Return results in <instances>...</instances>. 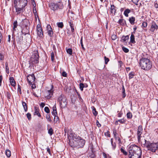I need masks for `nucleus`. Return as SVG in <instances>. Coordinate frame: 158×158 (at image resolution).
Segmentation results:
<instances>
[{
  "label": "nucleus",
  "instance_id": "f257e3e1",
  "mask_svg": "<svg viewBox=\"0 0 158 158\" xmlns=\"http://www.w3.org/2000/svg\"><path fill=\"white\" fill-rule=\"evenodd\" d=\"M129 158H141L142 151L140 148L135 144L130 145L128 148Z\"/></svg>",
  "mask_w": 158,
  "mask_h": 158
},
{
  "label": "nucleus",
  "instance_id": "f03ea898",
  "mask_svg": "<svg viewBox=\"0 0 158 158\" xmlns=\"http://www.w3.org/2000/svg\"><path fill=\"white\" fill-rule=\"evenodd\" d=\"M139 64L141 68L145 71L150 70L152 67V63L148 59L142 58L139 60Z\"/></svg>",
  "mask_w": 158,
  "mask_h": 158
},
{
  "label": "nucleus",
  "instance_id": "7ed1b4c3",
  "mask_svg": "<svg viewBox=\"0 0 158 158\" xmlns=\"http://www.w3.org/2000/svg\"><path fill=\"white\" fill-rule=\"evenodd\" d=\"M145 146L147 148L148 150L152 152H155L158 149V142L156 143H151L149 141L144 139Z\"/></svg>",
  "mask_w": 158,
  "mask_h": 158
},
{
  "label": "nucleus",
  "instance_id": "20e7f679",
  "mask_svg": "<svg viewBox=\"0 0 158 158\" xmlns=\"http://www.w3.org/2000/svg\"><path fill=\"white\" fill-rule=\"evenodd\" d=\"M48 6L50 9L55 11L58 9H61L63 8V5L61 2H57L55 3L53 2H51L48 3Z\"/></svg>",
  "mask_w": 158,
  "mask_h": 158
},
{
  "label": "nucleus",
  "instance_id": "39448f33",
  "mask_svg": "<svg viewBox=\"0 0 158 158\" xmlns=\"http://www.w3.org/2000/svg\"><path fill=\"white\" fill-rule=\"evenodd\" d=\"M39 55L37 51L35 52L30 58L29 62L30 64H35L39 62Z\"/></svg>",
  "mask_w": 158,
  "mask_h": 158
},
{
  "label": "nucleus",
  "instance_id": "423d86ee",
  "mask_svg": "<svg viewBox=\"0 0 158 158\" xmlns=\"http://www.w3.org/2000/svg\"><path fill=\"white\" fill-rule=\"evenodd\" d=\"M57 101L59 102L60 105L62 108L65 107L67 104V99L64 95H60L58 97Z\"/></svg>",
  "mask_w": 158,
  "mask_h": 158
},
{
  "label": "nucleus",
  "instance_id": "0eeeda50",
  "mask_svg": "<svg viewBox=\"0 0 158 158\" xmlns=\"http://www.w3.org/2000/svg\"><path fill=\"white\" fill-rule=\"evenodd\" d=\"M27 80L30 84H32L34 83L35 77L34 74L27 76Z\"/></svg>",
  "mask_w": 158,
  "mask_h": 158
},
{
  "label": "nucleus",
  "instance_id": "6e6552de",
  "mask_svg": "<svg viewBox=\"0 0 158 158\" xmlns=\"http://www.w3.org/2000/svg\"><path fill=\"white\" fill-rule=\"evenodd\" d=\"M53 92L52 89L47 90L44 93L45 97L48 99H50L53 96Z\"/></svg>",
  "mask_w": 158,
  "mask_h": 158
},
{
  "label": "nucleus",
  "instance_id": "1a4fd4ad",
  "mask_svg": "<svg viewBox=\"0 0 158 158\" xmlns=\"http://www.w3.org/2000/svg\"><path fill=\"white\" fill-rule=\"evenodd\" d=\"M36 31L38 35L40 37H42L43 35L42 29L40 25L38 24L36 27Z\"/></svg>",
  "mask_w": 158,
  "mask_h": 158
},
{
  "label": "nucleus",
  "instance_id": "9d476101",
  "mask_svg": "<svg viewBox=\"0 0 158 158\" xmlns=\"http://www.w3.org/2000/svg\"><path fill=\"white\" fill-rule=\"evenodd\" d=\"M143 132V128L142 126H139L138 127L137 132V139L139 142V141L141 135Z\"/></svg>",
  "mask_w": 158,
  "mask_h": 158
},
{
  "label": "nucleus",
  "instance_id": "9b49d317",
  "mask_svg": "<svg viewBox=\"0 0 158 158\" xmlns=\"http://www.w3.org/2000/svg\"><path fill=\"white\" fill-rule=\"evenodd\" d=\"M78 143V148H82L83 147L85 143V140L83 139L80 138V139L77 142Z\"/></svg>",
  "mask_w": 158,
  "mask_h": 158
},
{
  "label": "nucleus",
  "instance_id": "f8f14e48",
  "mask_svg": "<svg viewBox=\"0 0 158 158\" xmlns=\"http://www.w3.org/2000/svg\"><path fill=\"white\" fill-rule=\"evenodd\" d=\"M158 28V27L156 24L155 23H153L151 26L150 30L152 32H153L155 30H157Z\"/></svg>",
  "mask_w": 158,
  "mask_h": 158
},
{
  "label": "nucleus",
  "instance_id": "ddd939ff",
  "mask_svg": "<svg viewBox=\"0 0 158 158\" xmlns=\"http://www.w3.org/2000/svg\"><path fill=\"white\" fill-rule=\"evenodd\" d=\"M19 1L21 5V8L22 9L24 8L27 5V0H20Z\"/></svg>",
  "mask_w": 158,
  "mask_h": 158
},
{
  "label": "nucleus",
  "instance_id": "4468645a",
  "mask_svg": "<svg viewBox=\"0 0 158 158\" xmlns=\"http://www.w3.org/2000/svg\"><path fill=\"white\" fill-rule=\"evenodd\" d=\"M47 29L48 30V35L50 36H52L53 35V32L52 29L50 25H48L47 26Z\"/></svg>",
  "mask_w": 158,
  "mask_h": 158
},
{
  "label": "nucleus",
  "instance_id": "2eb2a0df",
  "mask_svg": "<svg viewBox=\"0 0 158 158\" xmlns=\"http://www.w3.org/2000/svg\"><path fill=\"white\" fill-rule=\"evenodd\" d=\"M110 12L112 14H114V15H115L116 9L114 5H111L110 6Z\"/></svg>",
  "mask_w": 158,
  "mask_h": 158
},
{
  "label": "nucleus",
  "instance_id": "dca6fc26",
  "mask_svg": "<svg viewBox=\"0 0 158 158\" xmlns=\"http://www.w3.org/2000/svg\"><path fill=\"white\" fill-rule=\"evenodd\" d=\"M9 80L11 85L15 87L16 85V83L14 78L12 77H11L10 78Z\"/></svg>",
  "mask_w": 158,
  "mask_h": 158
},
{
  "label": "nucleus",
  "instance_id": "f3484780",
  "mask_svg": "<svg viewBox=\"0 0 158 158\" xmlns=\"http://www.w3.org/2000/svg\"><path fill=\"white\" fill-rule=\"evenodd\" d=\"M34 115H37L39 117H40L41 115L39 112V109L37 107H35Z\"/></svg>",
  "mask_w": 158,
  "mask_h": 158
},
{
  "label": "nucleus",
  "instance_id": "a211bd4d",
  "mask_svg": "<svg viewBox=\"0 0 158 158\" xmlns=\"http://www.w3.org/2000/svg\"><path fill=\"white\" fill-rule=\"evenodd\" d=\"M135 20V18L134 17H131L129 18V21L130 23L132 25L134 24Z\"/></svg>",
  "mask_w": 158,
  "mask_h": 158
},
{
  "label": "nucleus",
  "instance_id": "6ab92c4d",
  "mask_svg": "<svg viewBox=\"0 0 158 158\" xmlns=\"http://www.w3.org/2000/svg\"><path fill=\"white\" fill-rule=\"evenodd\" d=\"M53 111L52 112V114L53 115H57V113L56 111V104L54 105L52 108Z\"/></svg>",
  "mask_w": 158,
  "mask_h": 158
},
{
  "label": "nucleus",
  "instance_id": "aec40b11",
  "mask_svg": "<svg viewBox=\"0 0 158 158\" xmlns=\"http://www.w3.org/2000/svg\"><path fill=\"white\" fill-rule=\"evenodd\" d=\"M129 36L128 35L127 36H123L121 39V41L125 42L129 39Z\"/></svg>",
  "mask_w": 158,
  "mask_h": 158
},
{
  "label": "nucleus",
  "instance_id": "412c9836",
  "mask_svg": "<svg viewBox=\"0 0 158 158\" xmlns=\"http://www.w3.org/2000/svg\"><path fill=\"white\" fill-rule=\"evenodd\" d=\"M120 25L123 26L124 25L125 23H126L125 20L123 19H119L118 22Z\"/></svg>",
  "mask_w": 158,
  "mask_h": 158
},
{
  "label": "nucleus",
  "instance_id": "4be33fe9",
  "mask_svg": "<svg viewBox=\"0 0 158 158\" xmlns=\"http://www.w3.org/2000/svg\"><path fill=\"white\" fill-rule=\"evenodd\" d=\"M81 138L79 136H78L76 135H74L73 136V140L76 142L78 141Z\"/></svg>",
  "mask_w": 158,
  "mask_h": 158
},
{
  "label": "nucleus",
  "instance_id": "5701e85b",
  "mask_svg": "<svg viewBox=\"0 0 158 158\" xmlns=\"http://www.w3.org/2000/svg\"><path fill=\"white\" fill-rule=\"evenodd\" d=\"M131 11L130 9H127L125 10L124 12V15L126 17H128V14Z\"/></svg>",
  "mask_w": 158,
  "mask_h": 158
},
{
  "label": "nucleus",
  "instance_id": "b1692460",
  "mask_svg": "<svg viewBox=\"0 0 158 158\" xmlns=\"http://www.w3.org/2000/svg\"><path fill=\"white\" fill-rule=\"evenodd\" d=\"M130 42L133 44H135V36L133 35H131L130 37Z\"/></svg>",
  "mask_w": 158,
  "mask_h": 158
},
{
  "label": "nucleus",
  "instance_id": "393cba45",
  "mask_svg": "<svg viewBox=\"0 0 158 158\" xmlns=\"http://www.w3.org/2000/svg\"><path fill=\"white\" fill-rule=\"evenodd\" d=\"M22 104L25 111V112L27 111V104L25 102L23 101L22 102Z\"/></svg>",
  "mask_w": 158,
  "mask_h": 158
},
{
  "label": "nucleus",
  "instance_id": "a878e982",
  "mask_svg": "<svg viewBox=\"0 0 158 158\" xmlns=\"http://www.w3.org/2000/svg\"><path fill=\"white\" fill-rule=\"evenodd\" d=\"M5 67L6 73L8 74L9 73V69L8 63L7 62L5 63Z\"/></svg>",
  "mask_w": 158,
  "mask_h": 158
},
{
  "label": "nucleus",
  "instance_id": "bb28decb",
  "mask_svg": "<svg viewBox=\"0 0 158 158\" xmlns=\"http://www.w3.org/2000/svg\"><path fill=\"white\" fill-rule=\"evenodd\" d=\"M46 118L47 121L50 122H51L52 120L49 114H47L46 115Z\"/></svg>",
  "mask_w": 158,
  "mask_h": 158
},
{
  "label": "nucleus",
  "instance_id": "cd10ccee",
  "mask_svg": "<svg viewBox=\"0 0 158 158\" xmlns=\"http://www.w3.org/2000/svg\"><path fill=\"white\" fill-rule=\"evenodd\" d=\"M6 154L7 157H10L11 156L10 151L8 149L6 151Z\"/></svg>",
  "mask_w": 158,
  "mask_h": 158
},
{
  "label": "nucleus",
  "instance_id": "c85d7f7f",
  "mask_svg": "<svg viewBox=\"0 0 158 158\" xmlns=\"http://www.w3.org/2000/svg\"><path fill=\"white\" fill-rule=\"evenodd\" d=\"M127 116L128 118L131 119L132 117V115L131 112H129L127 113Z\"/></svg>",
  "mask_w": 158,
  "mask_h": 158
},
{
  "label": "nucleus",
  "instance_id": "c756f323",
  "mask_svg": "<svg viewBox=\"0 0 158 158\" xmlns=\"http://www.w3.org/2000/svg\"><path fill=\"white\" fill-rule=\"evenodd\" d=\"M58 27L60 28H62L64 26V24L62 22H59L57 23Z\"/></svg>",
  "mask_w": 158,
  "mask_h": 158
},
{
  "label": "nucleus",
  "instance_id": "7c9ffc66",
  "mask_svg": "<svg viewBox=\"0 0 158 158\" xmlns=\"http://www.w3.org/2000/svg\"><path fill=\"white\" fill-rule=\"evenodd\" d=\"M118 122H119L121 123H124L125 122V121L123 118L118 120V121H116L115 124H116V123H117Z\"/></svg>",
  "mask_w": 158,
  "mask_h": 158
},
{
  "label": "nucleus",
  "instance_id": "2f4dec72",
  "mask_svg": "<svg viewBox=\"0 0 158 158\" xmlns=\"http://www.w3.org/2000/svg\"><path fill=\"white\" fill-rule=\"evenodd\" d=\"M15 7L16 8V12L17 13V14H19L20 13L22 8H17V7H16L15 6Z\"/></svg>",
  "mask_w": 158,
  "mask_h": 158
},
{
  "label": "nucleus",
  "instance_id": "473e14b6",
  "mask_svg": "<svg viewBox=\"0 0 158 158\" xmlns=\"http://www.w3.org/2000/svg\"><path fill=\"white\" fill-rule=\"evenodd\" d=\"M54 116V123H56L59 120V118L56 115H55Z\"/></svg>",
  "mask_w": 158,
  "mask_h": 158
},
{
  "label": "nucleus",
  "instance_id": "72a5a7b5",
  "mask_svg": "<svg viewBox=\"0 0 158 158\" xmlns=\"http://www.w3.org/2000/svg\"><path fill=\"white\" fill-rule=\"evenodd\" d=\"M85 87V85L83 83H80V88L81 91L83 90V88Z\"/></svg>",
  "mask_w": 158,
  "mask_h": 158
},
{
  "label": "nucleus",
  "instance_id": "f704fd0d",
  "mask_svg": "<svg viewBox=\"0 0 158 158\" xmlns=\"http://www.w3.org/2000/svg\"><path fill=\"white\" fill-rule=\"evenodd\" d=\"M67 52L70 55H72V50L71 48H68L66 50Z\"/></svg>",
  "mask_w": 158,
  "mask_h": 158
},
{
  "label": "nucleus",
  "instance_id": "c9c22d12",
  "mask_svg": "<svg viewBox=\"0 0 158 158\" xmlns=\"http://www.w3.org/2000/svg\"><path fill=\"white\" fill-rule=\"evenodd\" d=\"M134 76V73L133 72H131L129 74V78L130 79L133 78Z\"/></svg>",
  "mask_w": 158,
  "mask_h": 158
},
{
  "label": "nucleus",
  "instance_id": "e433bc0d",
  "mask_svg": "<svg viewBox=\"0 0 158 158\" xmlns=\"http://www.w3.org/2000/svg\"><path fill=\"white\" fill-rule=\"evenodd\" d=\"M120 150L121 152H122L125 155H127V152H126L125 150H124L123 148H121Z\"/></svg>",
  "mask_w": 158,
  "mask_h": 158
},
{
  "label": "nucleus",
  "instance_id": "4c0bfd02",
  "mask_svg": "<svg viewBox=\"0 0 158 158\" xmlns=\"http://www.w3.org/2000/svg\"><path fill=\"white\" fill-rule=\"evenodd\" d=\"M94 109H93V114L95 116H96L98 114V112L96 111L95 108L93 107Z\"/></svg>",
  "mask_w": 158,
  "mask_h": 158
},
{
  "label": "nucleus",
  "instance_id": "58836bf2",
  "mask_svg": "<svg viewBox=\"0 0 158 158\" xmlns=\"http://www.w3.org/2000/svg\"><path fill=\"white\" fill-rule=\"evenodd\" d=\"M122 49L123 50L125 53H127L129 51V50L128 48L124 47H122Z\"/></svg>",
  "mask_w": 158,
  "mask_h": 158
},
{
  "label": "nucleus",
  "instance_id": "ea45409f",
  "mask_svg": "<svg viewBox=\"0 0 158 158\" xmlns=\"http://www.w3.org/2000/svg\"><path fill=\"white\" fill-rule=\"evenodd\" d=\"M17 22L16 21L14 22L13 23V29L15 30V28L17 27Z\"/></svg>",
  "mask_w": 158,
  "mask_h": 158
},
{
  "label": "nucleus",
  "instance_id": "a19ab883",
  "mask_svg": "<svg viewBox=\"0 0 158 158\" xmlns=\"http://www.w3.org/2000/svg\"><path fill=\"white\" fill-rule=\"evenodd\" d=\"M53 129L52 128H50L48 131V133L50 135H52L53 134Z\"/></svg>",
  "mask_w": 158,
  "mask_h": 158
},
{
  "label": "nucleus",
  "instance_id": "79ce46f5",
  "mask_svg": "<svg viewBox=\"0 0 158 158\" xmlns=\"http://www.w3.org/2000/svg\"><path fill=\"white\" fill-rule=\"evenodd\" d=\"M45 111L47 113H49L50 112V110L48 107H45L44 109Z\"/></svg>",
  "mask_w": 158,
  "mask_h": 158
},
{
  "label": "nucleus",
  "instance_id": "37998d69",
  "mask_svg": "<svg viewBox=\"0 0 158 158\" xmlns=\"http://www.w3.org/2000/svg\"><path fill=\"white\" fill-rule=\"evenodd\" d=\"M102 77H103V78H106L108 77V74L107 73H106V72H103L102 74Z\"/></svg>",
  "mask_w": 158,
  "mask_h": 158
},
{
  "label": "nucleus",
  "instance_id": "c03bdc74",
  "mask_svg": "<svg viewBox=\"0 0 158 158\" xmlns=\"http://www.w3.org/2000/svg\"><path fill=\"white\" fill-rule=\"evenodd\" d=\"M54 54L53 52L51 53V59L52 61H53L54 60Z\"/></svg>",
  "mask_w": 158,
  "mask_h": 158
},
{
  "label": "nucleus",
  "instance_id": "a18cd8bd",
  "mask_svg": "<svg viewBox=\"0 0 158 158\" xmlns=\"http://www.w3.org/2000/svg\"><path fill=\"white\" fill-rule=\"evenodd\" d=\"M104 59L105 60V64H107L108 62L109 61V59L108 58L106 57V56H105Z\"/></svg>",
  "mask_w": 158,
  "mask_h": 158
},
{
  "label": "nucleus",
  "instance_id": "49530a36",
  "mask_svg": "<svg viewBox=\"0 0 158 158\" xmlns=\"http://www.w3.org/2000/svg\"><path fill=\"white\" fill-rule=\"evenodd\" d=\"M112 148L113 150H114L116 147V144L115 143H111Z\"/></svg>",
  "mask_w": 158,
  "mask_h": 158
},
{
  "label": "nucleus",
  "instance_id": "de8ad7c7",
  "mask_svg": "<svg viewBox=\"0 0 158 158\" xmlns=\"http://www.w3.org/2000/svg\"><path fill=\"white\" fill-rule=\"evenodd\" d=\"M95 156V155L94 152H92L91 155H89V157L90 158H94Z\"/></svg>",
  "mask_w": 158,
  "mask_h": 158
},
{
  "label": "nucleus",
  "instance_id": "09e8293b",
  "mask_svg": "<svg viewBox=\"0 0 158 158\" xmlns=\"http://www.w3.org/2000/svg\"><path fill=\"white\" fill-rule=\"evenodd\" d=\"M18 92H19L20 94H21V86L19 84L18 85Z\"/></svg>",
  "mask_w": 158,
  "mask_h": 158
},
{
  "label": "nucleus",
  "instance_id": "8fccbe9b",
  "mask_svg": "<svg viewBox=\"0 0 158 158\" xmlns=\"http://www.w3.org/2000/svg\"><path fill=\"white\" fill-rule=\"evenodd\" d=\"M4 58V56L0 52V60H3Z\"/></svg>",
  "mask_w": 158,
  "mask_h": 158
},
{
  "label": "nucleus",
  "instance_id": "3c124183",
  "mask_svg": "<svg viewBox=\"0 0 158 158\" xmlns=\"http://www.w3.org/2000/svg\"><path fill=\"white\" fill-rule=\"evenodd\" d=\"M26 115L28 119L30 120L31 118V114L30 113H27Z\"/></svg>",
  "mask_w": 158,
  "mask_h": 158
},
{
  "label": "nucleus",
  "instance_id": "603ef678",
  "mask_svg": "<svg viewBox=\"0 0 158 158\" xmlns=\"http://www.w3.org/2000/svg\"><path fill=\"white\" fill-rule=\"evenodd\" d=\"M80 43H81V46L82 47V48H84V47L83 46V41H82V37H81V40H80Z\"/></svg>",
  "mask_w": 158,
  "mask_h": 158
},
{
  "label": "nucleus",
  "instance_id": "864d4df0",
  "mask_svg": "<svg viewBox=\"0 0 158 158\" xmlns=\"http://www.w3.org/2000/svg\"><path fill=\"white\" fill-rule=\"evenodd\" d=\"M147 23L146 22H144L142 23V26L143 27H145L147 26Z\"/></svg>",
  "mask_w": 158,
  "mask_h": 158
},
{
  "label": "nucleus",
  "instance_id": "5fc2aeb1",
  "mask_svg": "<svg viewBox=\"0 0 158 158\" xmlns=\"http://www.w3.org/2000/svg\"><path fill=\"white\" fill-rule=\"evenodd\" d=\"M132 2L134 3L136 5H137V3L139 1V0H131Z\"/></svg>",
  "mask_w": 158,
  "mask_h": 158
},
{
  "label": "nucleus",
  "instance_id": "6e6d98bb",
  "mask_svg": "<svg viewBox=\"0 0 158 158\" xmlns=\"http://www.w3.org/2000/svg\"><path fill=\"white\" fill-rule=\"evenodd\" d=\"M68 22L70 27L73 25V22L71 20L69 21Z\"/></svg>",
  "mask_w": 158,
  "mask_h": 158
},
{
  "label": "nucleus",
  "instance_id": "4d7b16f0",
  "mask_svg": "<svg viewBox=\"0 0 158 158\" xmlns=\"http://www.w3.org/2000/svg\"><path fill=\"white\" fill-rule=\"evenodd\" d=\"M118 113L117 114L118 116V117H121V116L123 114V113H122L121 112H119L118 111Z\"/></svg>",
  "mask_w": 158,
  "mask_h": 158
},
{
  "label": "nucleus",
  "instance_id": "13d9d810",
  "mask_svg": "<svg viewBox=\"0 0 158 158\" xmlns=\"http://www.w3.org/2000/svg\"><path fill=\"white\" fill-rule=\"evenodd\" d=\"M111 38L112 40H114L116 39L117 38V36L115 35H113L112 36Z\"/></svg>",
  "mask_w": 158,
  "mask_h": 158
},
{
  "label": "nucleus",
  "instance_id": "bf43d9fd",
  "mask_svg": "<svg viewBox=\"0 0 158 158\" xmlns=\"http://www.w3.org/2000/svg\"><path fill=\"white\" fill-rule=\"evenodd\" d=\"M62 76L64 77H66L67 76V73L63 71L62 73Z\"/></svg>",
  "mask_w": 158,
  "mask_h": 158
},
{
  "label": "nucleus",
  "instance_id": "052dcab7",
  "mask_svg": "<svg viewBox=\"0 0 158 158\" xmlns=\"http://www.w3.org/2000/svg\"><path fill=\"white\" fill-rule=\"evenodd\" d=\"M96 125H97V126L98 127H100L101 126V124L99 123V122L98 120L96 121Z\"/></svg>",
  "mask_w": 158,
  "mask_h": 158
},
{
  "label": "nucleus",
  "instance_id": "680f3d73",
  "mask_svg": "<svg viewBox=\"0 0 158 158\" xmlns=\"http://www.w3.org/2000/svg\"><path fill=\"white\" fill-rule=\"evenodd\" d=\"M113 133L114 135V136H115V135H117L116 130H114L113 131Z\"/></svg>",
  "mask_w": 158,
  "mask_h": 158
},
{
  "label": "nucleus",
  "instance_id": "e2e57ef3",
  "mask_svg": "<svg viewBox=\"0 0 158 158\" xmlns=\"http://www.w3.org/2000/svg\"><path fill=\"white\" fill-rule=\"evenodd\" d=\"M71 28V31L72 32H73L74 31V25L71 26L70 27Z\"/></svg>",
  "mask_w": 158,
  "mask_h": 158
},
{
  "label": "nucleus",
  "instance_id": "0e129e2a",
  "mask_svg": "<svg viewBox=\"0 0 158 158\" xmlns=\"http://www.w3.org/2000/svg\"><path fill=\"white\" fill-rule=\"evenodd\" d=\"M109 131H107V132H106L105 133V135L106 136H107L108 137L110 136V134L109 133Z\"/></svg>",
  "mask_w": 158,
  "mask_h": 158
},
{
  "label": "nucleus",
  "instance_id": "69168bd1",
  "mask_svg": "<svg viewBox=\"0 0 158 158\" xmlns=\"http://www.w3.org/2000/svg\"><path fill=\"white\" fill-rule=\"evenodd\" d=\"M45 104L44 103L41 102L40 104V106L42 108H43L45 106Z\"/></svg>",
  "mask_w": 158,
  "mask_h": 158
},
{
  "label": "nucleus",
  "instance_id": "338daca9",
  "mask_svg": "<svg viewBox=\"0 0 158 158\" xmlns=\"http://www.w3.org/2000/svg\"><path fill=\"white\" fill-rule=\"evenodd\" d=\"M47 151L49 153V154H51V152L50 151V149L49 147H48L47 148Z\"/></svg>",
  "mask_w": 158,
  "mask_h": 158
},
{
  "label": "nucleus",
  "instance_id": "774afa93",
  "mask_svg": "<svg viewBox=\"0 0 158 158\" xmlns=\"http://www.w3.org/2000/svg\"><path fill=\"white\" fill-rule=\"evenodd\" d=\"M154 3H155L154 6H155V7H156V8H158V4L156 2H155Z\"/></svg>",
  "mask_w": 158,
  "mask_h": 158
}]
</instances>
